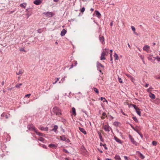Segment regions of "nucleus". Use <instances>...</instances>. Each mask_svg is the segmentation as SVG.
<instances>
[{"label": "nucleus", "mask_w": 160, "mask_h": 160, "mask_svg": "<svg viewBox=\"0 0 160 160\" xmlns=\"http://www.w3.org/2000/svg\"><path fill=\"white\" fill-rule=\"evenodd\" d=\"M139 57H140V58L142 60H144V56L143 55H139Z\"/></svg>", "instance_id": "nucleus-43"}, {"label": "nucleus", "mask_w": 160, "mask_h": 160, "mask_svg": "<svg viewBox=\"0 0 160 160\" xmlns=\"http://www.w3.org/2000/svg\"><path fill=\"white\" fill-rule=\"evenodd\" d=\"M127 76L132 81V82H134V79L133 77L130 74H127Z\"/></svg>", "instance_id": "nucleus-17"}, {"label": "nucleus", "mask_w": 160, "mask_h": 160, "mask_svg": "<svg viewBox=\"0 0 160 160\" xmlns=\"http://www.w3.org/2000/svg\"><path fill=\"white\" fill-rule=\"evenodd\" d=\"M59 78H56L55 79V82H53V83H52L53 84H56L57 82L59 80Z\"/></svg>", "instance_id": "nucleus-33"}, {"label": "nucleus", "mask_w": 160, "mask_h": 160, "mask_svg": "<svg viewBox=\"0 0 160 160\" xmlns=\"http://www.w3.org/2000/svg\"><path fill=\"white\" fill-rule=\"evenodd\" d=\"M44 14L46 17H52L54 15V14L52 12H44Z\"/></svg>", "instance_id": "nucleus-4"}, {"label": "nucleus", "mask_w": 160, "mask_h": 160, "mask_svg": "<svg viewBox=\"0 0 160 160\" xmlns=\"http://www.w3.org/2000/svg\"><path fill=\"white\" fill-rule=\"evenodd\" d=\"M152 55H150L148 57V58L149 60H152Z\"/></svg>", "instance_id": "nucleus-38"}, {"label": "nucleus", "mask_w": 160, "mask_h": 160, "mask_svg": "<svg viewBox=\"0 0 160 160\" xmlns=\"http://www.w3.org/2000/svg\"><path fill=\"white\" fill-rule=\"evenodd\" d=\"M97 70H98L101 73L103 74V73H102L101 69H99V68H97Z\"/></svg>", "instance_id": "nucleus-59"}, {"label": "nucleus", "mask_w": 160, "mask_h": 160, "mask_svg": "<svg viewBox=\"0 0 160 160\" xmlns=\"http://www.w3.org/2000/svg\"><path fill=\"white\" fill-rule=\"evenodd\" d=\"M100 98H101V100L102 101H103V102H107V101L106 100V99L105 98H103V97H101Z\"/></svg>", "instance_id": "nucleus-36"}, {"label": "nucleus", "mask_w": 160, "mask_h": 160, "mask_svg": "<svg viewBox=\"0 0 160 160\" xmlns=\"http://www.w3.org/2000/svg\"><path fill=\"white\" fill-rule=\"evenodd\" d=\"M109 49L108 48H105L104 50H103V52H104L106 54L107 53V54H108V51Z\"/></svg>", "instance_id": "nucleus-32"}, {"label": "nucleus", "mask_w": 160, "mask_h": 160, "mask_svg": "<svg viewBox=\"0 0 160 160\" xmlns=\"http://www.w3.org/2000/svg\"><path fill=\"white\" fill-rule=\"evenodd\" d=\"M110 127L108 125H105L104 126V129L106 132L110 131Z\"/></svg>", "instance_id": "nucleus-6"}, {"label": "nucleus", "mask_w": 160, "mask_h": 160, "mask_svg": "<svg viewBox=\"0 0 160 160\" xmlns=\"http://www.w3.org/2000/svg\"><path fill=\"white\" fill-rule=\"evenodd\" d=\"M110 61H112V53H111L110 54Z\"/></svg>", "instance_id": "nucleus-52"}, {"label": "nucleus", "mask_w": 160, "mask_h": 160, "mask_svg": "<svg viewBox=\"0 0 160 160\" xmlns=\"http://www.w3.org/2000/svg\"><path fill=\"white\" fill-rule=\"evenodd\" d=\"M72 113L74 115H76V110L75 108L74 107H73L72 108Z\"/></svg>", "instance_id": "nucleus-28"}, {"label": "nucleus", "mask_w": 160, "mask_h": 160, "mask_svg": "<svg viewBox=\"0 0 160 160\" xmlns=\"http://www.w3.org/2000/svg\"><path fill=\"white\" fill-rule=\"evenodd\" d=\"M67 32V31L65 29H63L61 31L60 35L62 36H64Z\"/></svg>", "instance_id": "nucleus-12"}, {"label": "nucleus", "mask_w": 160, "mask_h": 160, "mask_svg": "<svg viewBox=\"0 0 160 160\" xmlns=\"http://www.w3.org/2000/svg\"><path fill=\"white\" fill-rule=\"evenodd\" d=\"M99 39L100 42L102 44H104L105 43L104 42V38L103 36H99Z\"/></svg>", "instance_id": "nucleus-5"}, {"label": "nucleus", "mask_w": 160, "mask_h": 160, "mask_svg": "<svg viewBox=\"0 0 160 160\" xmlns=\"http://www.w3.org/2000/svg\"><path fill=\"white\" fill-rule=\"evenodd\" d=\"M33 3L36 5H39L42 3V1L41 0H35Z\"/></svg>", "instance_id": "nucleus-7"}, {"label": "nucleus", "mask_w": 160, "mask_h": 160, "mask_svg": "<svg viewBox=\"0 0 160 160\" xmlns=\"http://www.w3.org/2000/svg\"><path fill=\"white\" fill-rule=\"evenodd\" d=\"M132 106H133V107L135 109V110H136V109H138V108L136 106V105H134V104H133L132 105Z\"/></svg>", "instance_id": "nucleus-48"}, {"label": "nucleus", "mask_w": 160, "mask_h": 160, "mask_svg": "<svg viewBox=\"0 0 160 160\" xmlns=\"http://www.w3.org/2000/svg\"><path fill=\"white\" fill-rule=\"evenodd\" d=\"M95 13L96 15L97 16V17L99 18H101V14L97 10H96L95 11Z\"/></svg>", "instance_id": "nucleus-13"}, {"label": "nucleus", "mask_w": 160, "mask_h": 160, "mask_svg": "<svg viewBox=\"0 0 160 160\" xmlns=\"http://www.w3.org/2000/svg\"><path fill=\"white\" fill-rule=\"evenodd\" d=\"M98 134L99 138L100 140V141L102 142H103L104 141V140L102 138L101 133L99 132H98Z\"/></svg>", "instance_id": "nucleus-20"}, {"label": "nucleus", "mask_w": 160, "mask_h": 160, "mask_svg": "<svg viewBox=\"0 0 160 160\" xmlns=\"http://www.w3.org/2000/svg\"><path fill=\"white\" fill-rule=\"evenodd\" d=\"M39 129L42 131H44V128L43 127H41L39 128Z\"/></svg>", "instance_id": "nucleus-49"}, {"label": "nucleus", "mask_w": 160, "mask_h": 160, "mask_svg": "<svg viewBox=\"0 0 160 160\" xmlns=\"http://www.w3.org/2000/svg\"><path fill=\"white\" fill-rule=\"evenodd\" d=\"M97 68H104V66L99 63L98 62H97Z\"/></svg>", "instance_id": "nucleus-10"}, {"label": "nucleus", "mask_w": 160, "mask_h": 160, "mask_svg": "<svg viewBox=\"0 0 160 160\" xmlns=\"http://www.w3.org/2000/svg\"><path fill=\"white\" fill-rule=\"evenodd\" d=\"M132 128L133 129V130H134L135 131H137L136 130H137V129H136L134 127H132Z\"/></svg>", "instance_id": "nucleus-64"}, {"label": "nucleus", "mask_w": 160, "mask_h": 160, "mask_svg": "<svg viewBox=\"0 0 160 160\" xmlns=\"http://www.w3.org/2000/svg\"><path fill=\"white\" fill-rule=\"evenodd\" d=\"M150 48V47L148 45H145L143 48V50L144 51H146L148 52V50Z\"/></svg>", "instance_id": "nucleus-9"}, {"label": "nucleus", "mask_w": 160, "mask_h": 160, "mask_svg": "<svg viewBox=\"0 0 160 160\" xmlns=\"http://www.w3.org/2000/svg\"><path fill=\"white\" fill-rule=\"evenodd\" d=\"M124 159L125 160H128V157L127 156H123Z\"/></svg>", "instance_id": "nucleus-50"}, {"label": "nucleus", "mask_w": 160, "mask_h": 160, "mask_svg": "<svg viewBox=\"0 0 160 160\" xmlns=\"http://www.w3.org/2000/svg\"><path fill=\"white\" fill-rule=\"evenodd\" d=\"M137 153L138 154H139V157L142 159H143L145 157L144 156L142 153H141L139 151H137Z\"/></svg>", "instance_id": "nucleus-14"}, {"label": "nucleus", "mask_w": 160, "mask_h": 160, "mask_svg": "<svg viewBox=\"0 0 160 160\" xmlns=\"http://www.w3.org/2000/svg\"><path fill=\"white\" fill-rule=\"evenodd\" d=\"M35 132L37 135L39 136L44 137L45 135V134L38 132V130H36Z\"/></svg>", "instance_id": "nucleus-8"}, {"label": "nucleus", "mask_w": 160, "mask_h": 160, "mask_svg": "<svg viewBox=\"0 0 160 160\" xmlns=\"http://www.w3.org/2000/svg\"><path fill=\"white\" fill-rule=\"evenodd\" d=\"M128 137L132 143L135 146H137L138 145V143L134 140V139L132 138L131 135L129 134Z\"/></svg>", "instance_id": "nucleus-2"}, {"label": "nucleus", "mask_w": 160, "mask_h": 160, "mask_svg": "<svg viewBox=\"0 0 160 160\" xmlns=\"http://www.w3.org/2000/svg\"><path fill=\"white\" fill-rule=\"evenodd\" d=\"M58 128V126L57 125H55L54 126L53 128L52 129V131H54V132H56L57 131V130Z\"/></svg>", "instance_id": "nucleus-18"}, {"label": "nucleus", "mask_w": 160, "mask_h": 160, "mask_svg": "<svg viewBox=\"0 0 160 160\" xmlns=\"http://www.w3.org/2000/svg\"><path fill=\"white\" fill-rule=\"evenodd\" d=\"M48 147L49 148H57L58 147V145H57V144H50L49 145Z\"/></svg>", "instance_id": "nucleus-11"}, {"label": "nucleus", "mask_w": 160, "mask_h": 160, "mask_svg": "<svg viewBox=\"0 0 160 160\" xmlns=\"http://www.w3.org/2000/svg\"><path fill=\"white\" fill-rule=\"evenodd\" d=\"M136 112L139 115V116H141V112L139 108H138L137 109H136L135 110Z\"/></svg>", "instance_id": "nucleus-21"}, {"label": "nucleus", "mask_w": 160, "mask_h": 160, "mask_svg": "<svg viewBox=\"0 0 160 160\" xmlns=\"http://www.w3.org/2000/svg\"><path fill=\"white\" fill-rule=\"evenodd\" d=\"M132 118L133 119V120H134V121L135 122H138V120L136 118V117H132Z\"/></svg>", "instance_id": "nucleus-37"}, {"label": "nucleus", "mask_w": 160, "mask_h": 160, "mask_svg": "<svg viewBox=\"0 0 160 160\" xmlns=\"http://www.w3.org/2000/svg\"><path fill=\"white\" fill-rule=\"evenodd\" d=\"M5 116V113L4 112L2 113L1 115V117H4Z\"/></svg>", "instance_id": "nucleus-53"}, {"label": "nucleus", "mask_w": 160, "mask_h": 160, "mask_svg": "<svg viewBox=\"0 0 160 160\" xmlns=\"http://www.w3.org/2000/svg\"><path fill=\"white\" fill-rule=\"evenodd\" d=\"M26 5L27 4L26 3H22L20 4V6L21 7L25 8H26Z\"/></svg>", "instance_id": "nucleus-22"}, {"label": "nucleus", "mask_w": 160, "mask_h": 160, "mask_svg": "<svg viewBox=\"0 0 160 160\" xmlns=\"http://www.w3.org/2000/svg\"><path fill=\"white\" fill-rule=\"evenodd\" d=\"M139 135L141 138H143V135L142 134L140 133V134H139Z\"/></svg>", "instance_id": "nucleus-63"}, {"label": "nucleus", "mask_w": 160, "mask_h": 160, "mask_svg": "<svg viewBox=\"0 0 160 160\" xmlns=\"http://www.w3.org/2000/svg\"><path fill=\"white\" fill-rule=\"evenodd\" d=\"M62 151L63 152H64L66 153H69V152L68 151L64 149V148H63L62 149Z\"/></svg>", "instance_id": "nucleus-42"}, {"label": "nucleus", "mask_w": 160, "mask_h": 160, "mask_svg": "<svg viewBox=\"0 0 160 160\" xmlns=\"http://www.w3.org/2000/svg\"><path fill=\"white\" fill-rule=\"evenodd\" d=\"M121 112L125 116H126L127 115L123 111V110H121Z\"/></svg>", "instance_id": "nucleus-51"}, {"label": "nucleus", "mask_w": 160, "mask_h": 160, "mask_svg": "<svg viewBox=\"0 0 160 160\" xmlns=\"http://www.w3.org/2000/svg\"><path fill=\"white\" fill-rule=\"evenodd\" d=\"M114 139L117 142L121 144L122 143V141L117 137L115 136L114 137Z\"/></svg>", "instance_id": "nucleus-16"}, {"label": "nucleus", "mask_w": 160, "mask_h": 160, "mask_svg": "<svg viewBox=\"0 0 160 160\" xmlns=\"http://www.w3.org/2000/svg\"><path fill=\"white\" fill-rule=\"evenodd\" d=\"M20 51L24 52H26V51L25 50V49L23 48H21L20 49Z\"/></svg>", "instance_id": "nucleus-46"}, {"label": "nucleus", "mask_w": 160, "mask_h": 160, "mask_svg": "<svg viewBox=\"0 0 160 160\" xmlns=\"http://www.w3.org/2000/svg\"><path fill=\"white\" fill-rule=\"evenodd\" d=\"M149 97L152 99H155V95L154 94L152 93L151 92H150Z\"/></svg>", "instance_id": "nucleus-19"}, {"label": "nucleus", "mask_w": 160, "mask_h": 160, "mask_svg": "<svg viewBox=\"0 0 160 160\" xmlns=\"http://www.w3.org/2000/svg\"><path fill=\"white\" fill-rule=\"evenodd\" d=\"M152 145L154 146H156L157 144V142L155 141H153L152 142Z\"/></svg>", "instance_id": "nucleus-41"}, {"label": "nucleus", "mask_w": 160, "mask_h": 160, "mask_svg": "<svg viewBox=\"0 0 160 160\" xmlns=\"http://www.w3.org/2000/svg\"><path fill=\"white\" fill-rule=\"evenodd\" d=\"M38 140L42 142H44V141L45 140V139L43 138L42 137H39L38 139Z\"/></svg>", "instance_id": "nucleus-27"}, {"label": "nucleus", "mask_w": 160, "mask_h": 160, "mask_svg": "<svg viewBox=\"0 0 160 160\" xmlns=\"http://www.w3.org/2000/svg\"><path fill=\"white\" fill-rule=\"evenodd\" d=\"M101 54L105 56L106 54L104 52L102 51Z\"/></svg>", "instance_id": "nucleus-54"}, {"label": "nucleus", "mask_w": 160, "mask_h": 160, "mask_svg": "<svg viewBox=\"0 0 160 160\" xmlns=\"http://www.w3.org/2000/svg\"><path fill=\"white\" fill-rule=\"evenodd\" d=\"M42 147L44 148H47V147L45 145H43Z\"/></svg>", "instance_id": "nucleus-60"}, {"label": "nucleus", "mask_w": 160, "mask_h": 160, "mask_svg": "<svg viewBox=\"0 0 160 160\" xmlns=\"http://www.w3.org/2000/svg\"><path fill=\"white\" fill-rule=\"evenodd\" d=\"M27 128L28 129L30 130H32L35 132V131L36 130V129L35 128L34 126L32 124L28 125L27 126Z\"/></svg>", "instance_id": "nucleus-3"}, {"label": "nucleus", "mask_w": 160, "mask_h": 160, "mask_svg": "<svg viewBox=\"0 0 160 160\" xmlns=\"http://www.w3.org/2000/svg\"><path fill=\"white\" fill-rule=\"evenodd\" d=\"M114 57L115 60H118V55L116 52L114 53Z\"/></svg>", "instance_id": "nucleus-26"}, {"label": "nucleus", "mask_w": 160, "mask_h": 160, "mask_svg": "<svg viewBox=\"0 0 160 160\" xmlns=\"http://www.w3.org/2000/svg\"><path fill=\"white\" fill-rule=\"evenodd\" d=\"M30 94H28L25 95V97H27L31 96Z\"/></svg>", "instance_id": "nucleus-58"}, {"label": "nucleus", "mask_w": 160, "mask_h": 160, "mask_svg": "<svg viewBox=\"0 0 160 160\" xmlns=\"http://www.w3.org/2000/svg\"><path fill=\"white\" fill-rule=\"evenodd\" d=\"M52 112L56 115H61V111L59 108L56 107H54L52 109Z\"/></svg>", "instance_id": "nucleus-1"}, {"label": "nucleus", "mask_w": 160, "mask_h": 160, "mask_svg": "<svg viewBox=\"0 0 160 160\" xmlns=\"http://www.w3.org/2000/svg\"><path fill=\"white\" fill-rule=\"evenodd\" d=\"M26 15L27 16V18H28L30 16V14H29L28 13Z\"/></svg>", "instance_id": "nucleus-55"}, {"label": "nucleus", "mask_w": 160, "mask_h": 160, "mask_svg": "<svg viewBox=\"0 0 160 160\" xmlns=\"http://www.w3.org/2000/svg\"><path fill=\"white\" fill-rule=\"evenodd\" d=\"M118 81L119 82H120L121 83H122V81L120 78L118 77Z\"/></svg>", "instance_id": "nucleus-44"}, {"label": "nucleus", "mask_w": 160, "mask_h": 160, "mask_svg": "<svg viewBox=\"0 0 160 160\" xmlns=\"http://www.w3.org/2000/svg\"><path fill=\"white\" fill-rule=\"evenodd\" d=\"M115 158L116 160H120L121 159L120 156L118 155H115Z\"/></svg>", "instance_id": "nucleus-24"}, {"label": "nucleus", "mask_w": 160, "mask_h": 160, "mask_svg": "<svg viewBox=\"0 0 160 160\" xmlns=\"http://www.w3.org/2000/svg\"><path fill=\"white\" fill-rule=\"evenodd\" d=\"M60 138L61 140L62 141H65L66 140V138L64 135L60 136Z\"/></svg>", "instance_id": "nucleus-23"}, {"label": "nucleus", "mask_w": 160, "mask_h": 160, "mask_svg": "<svg viewBox=\"0 0 160 160\" xmlns=\"http://www.w3.org/2000/svg\"><path fill=\"white\" fill-rule=\"evenodd\" d=\"M79 130L82 133L84 134L85 135L87 134L86 132L85 131V129L79 127Z\"/></svg>", "instance_id": "nucleus-15"}, {"label": "nucleus", "mask_w": 160, "mask_h": 160, "mask_svg": "<svg viewBox=\"0 0 160 160\" xmlns=\"http://www.w3.org/2000/svg\"><path fill=\"white\" fill-rule=\"evenodd\" d=\"M85 10V8L84 7L82 8L80 10V11L81 12H83Z\"/></svg>", "instance_id": "nucleus-40"}, {"label": "nucleus", "mask_w": 160, "mask_h": 160, "mask_svg": "<svg viewBox=\"0 0 160 160\" xmlns=\"http://www.w3.org/2000/svg\"><path fill=\"white\" fill-rule=\"evenodd\" d=\"M22 83H19V84H16L15 86V87L17 88H19L20 87V86L21 85H22Z\"/></svg>", "instance_id": "nucleus-30"}, {"label": "nucleus", "mask_w": 160, "mask_h": 160, "mask_svg": "<svg viewBox=\"0 0 160 160\" xmlns=\"http://www.w3.org/2000/svg\"><path fill=\"white\" fill-rule=\"evenodd\" d=\"M93 90L95 92L97 93V94H98L99 92L98 90L96 88H93Z\"/></svg>", "instance_id": "nucleus-34"}, {"label": "nucleus", "mask_w": 160, "mask_h": 160, "mask_svg": "<svg viewBox=\"0 0 160 160\" xmlns=\"http://www.w3.org/2000/svg\"><path fill=\"white\" fill-rule=\"evenodd\" d=\"M15 11V10H13V11H8L7 12V13L9 14H11L13 12H14Z\"/></svg>", "instance_id": "nucleus-31"}, {"label": "nucleus", "mask_w": 160, "mask_h": 160, "mask_svg": "<svg viewBox=\"0 0 160 160\" xmlns=\"http://www.w3.org/2000/svg\"><path fill=\"white\" fill-rule=\"evenodd\" d=\"M48 130V127L44 128V131H47Z\"/></svg>", "instance_id": "nucleus-57"}, {"label": "nucleus", "mask_w": 160, "mask_h": 160, "mask_svg": "<svg viewBox=\"0 0 160 160\" xmlns=\"http://www.w3.org/2000/svg\"><path fill=\"white\" fill-rule=\"evenodd\" d=\"M23 73V72L22 71L21 69H20L19 71L18 72H16V74L17 75H18L19 74H21Z\"/></svg>", "instance_id": "nucleus-29"}, {"label": "nucleus", "mask_w": 160, "mask_h": 160, "mask_svg": "<svg viewBox=\"0 0 160 160\" xmlns=\"http://www.w3.org/2000/svg\"><path fill=\"white\" fill-rule=\"evenodd\" d=\"M84 150L85 151V154H87L88 153V152L86 150V149L84 148Z\"/></svg>", "instance_id": "nucleus-56"}, {"label": "nucleus", "mask_w": 160, "mask_h": 160, "mask_svg": "<svg viewBox=\"0 0 160 160\" xmlns=\"http://www.w3.org/2000/svg\"><path fill=\"white\" fill-rule=\"evenodd\" d=\"M103 147H104L105 149H106V150L108 149V148L107 147V145L106 144H103Z\"/></svg>", "instance_id": "nucleus-45"}, {"label": "nucleus", "mask_w": 160, "mask_h": 160, "mask_svg": "<svg viewBox=\"0 0 160 160\" xmlns=\"http://www.w3.org/2000/svg\"><path fill=\"white\" fill-rule=\"evenodd\" d=\"M12 88H8L7 89L8 90H12Z\"/></svg>", "instance_id": "nucleus-61"}, {"label": "nucleus", "mask_w": 160, "mask_h": 160, "mask_svg": "<svg viewBox=\"0 0 160 160\" xmlns=\"http://www.w3.org/2000/svg\"><path fill=\"white\" fill-rule=\"evenodd\" d=\"M106 113L105 112H103V113H102V116H106Z\"/></svg>", "instance_id": "nucleus-62"}, {"label": "nucleus", "mask_w": 160, "mask_h": 160, "mask_svg": "<svg viewBox=\"0 0 160 160\" xmlns=\"http://www.w3.org/2000/svg\"><path fill=\"white\" fill-rule=\"evenodd\" d=\"M120 123L117 121H115L113 123V125L116 127L118 126L119 125Z\"/></svg>", "instance_id": "nucleus-25"}, {"label": "nucleus", "mask_w": 160, "mask_h": 160, "mask_svg": "<svg viewBox=\"0 0 160 160\" xmlns=\"http://www.w3.org/2000/svg\"><path fill=\"white\" fill-rule=\"evenodd\" d=\"M105 56L101 54V57H100V59L101 60H103L105 59Z\"/></svg>", "instance_id": "nucleus-35"}, {"label": "nucleus", "mask_w": 160, "mask_h": 160, "mask_svg": "<svg viewBox=\"0 0 160 160\" xmlns=\"http://www.w3.org/2000/svg\"><path fill=\"white\" fill-rule=\"evenodd\" d=\"M131 28H132V30L133 31V32L135 31V28H134V27L133 26H132Z\"/></svg>", "instance_id": "nucleus-47"}, {"label": "nucleus", "mask_w": 160, "mask_h": 160, "mask_svg": "<svg viewBox=\"0 0 160 160\" xmlns=\"http://www.w3.org/2000/svg\"><path fill=\"white\" fill-rule=\"evenodd\" d=\"M3 151L0 148V157H3Z\"/></svg>", "instance_id": "nucleus-39"}]
</instances>
